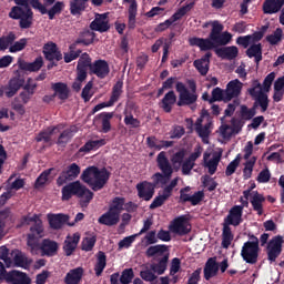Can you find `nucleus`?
I'll use <instances>...</instances> for the list:
<instances>
[{
	"instance_id": "nucleus-28",
	"label": "nucleus",
	"mask_w": 284,
	"mask_h": 284,
	"mask_svg": "<svg viewBox=\"0 0 284 284\" xmlns=\"http://www.w3.org/2000/svg\"><path fill=\"white\" fill-rule=\"evenodd\" d=\"M42 67H43V58L42 57L36 58V61H33V62L18 60V68H20L21 71L39 72L42 69Z\"/></svg>"
},
{
	"instance_id": "nucleus-42",
	"label": "nucleus",
	"mask_w": 284,
	"mask_h": 284,
	"mask_svg": "<svg viewBox=\"0 0 284 284\" xmlns=\"http://www.w3.org/2000/svg\"><path fill=\"white\" fill-rule=\"evenodd\" d=\"M13 264H16L17 267L27 270L32 264V260H30L23 252L16 251V254L13 255Z\"/></svg>"
},
{
	"instance_id": "nucleus-16",
	"label": "nucleus",
	"mask_w": 284,
	"mask_h": 284,
	"mask_svg": "<svg viewBox=\"0 0 284 284\" xmlns=\"http://www.w3.org/2000/svg\"><path fill=\"white\" fill-rule=\"evenodd\" d=\"M170 231L179 236H185L191 233L192 226L185 215H180L172 220Z\"/></svg>"
},
{
	"instance_id": "nucleus-47",
	"label": "nucleus",
	"mask_w": 284,
	"mask_h": 284,
	"mask_svg": "<svg viewBox=\"0 0 284 284\" xmlns=\"http://www.w3.org/2000/svg\"><path fill=\"white\" fill-rule=\"evenodd\" d=\"M106 267V255L103 251L98 252L97 262L94 264L95 276H101Z\"/></svg>"
},
{
	"instance_id": "nucleus-62",
	"label": "nucleus",
	"mask_w": 284,
	"mask_h": 284,
	"mask_svg": "<svg viewBox=\"0 0 284 284\" xmlns=\"http://www.w3.org/2000/svg\"><path fill=\"white\" fill-rule=\"evenodd\" d=\"M186 152L185 150H179L171 156V163L173 166H181L182 163L184 162Z\"/></svg>"
},
{
	"instance_id": "nucleus-40",
	"label": "nucleus",
	"mask_w": 284,
	"mask_h": 284,
	"mask_svg": "<svg viewBox=\"0 0 284 284\" xmlns=\"http://www.w3.org/2000/svg\"><path fill=\"white\" fill-rule=\"evenodd\" d=\"M89 0H69V10L73 17L82 14L87 10V3Z\"/></svg>"
},
{
	"instance_id": "nucleus-19",
	"label": "nucleus",
	"mask_w": 284,
	"mask_h": 284,
	"mask_svg": "<svg viewBox=\"0 0 284 284\" xmlns=\"http://www.w3.org/2000/svg\"><path fill=\"white\" fill-rule=\"evenodd\" d=\"M243 210L244 206L242 205H234L233 207H231L227 216L224 219V224L240 226L243 222Z\"/></svg>"
},
{
	"instance_id": "nucleus-1",
	"label": "nucleus",
	"mask_w": 284,
	"mask_h": 284,
	"mask_svg": "<svg viewBox=\"0 0 284 284\" xmlns=\"http://www.w3.org/2000/svg\"><path fill=\"white\" fill-rule=\"evenodd\" d=\"M43 237V225L42 223H36L29 229V234H27V246L31 248L33 254L38 251L42 253V256L53 257L58 254L59 243L57 241L44 239L42 243L40 240Z\"/></svg>"
},
{
	"instance_id": "nucleus-10",
	"label": "nucleus",
	"mask_w": 284,
	"mask_h": 284,
	"mask_svg": "<svg viewBox=\"0 0 284 284\" xmlns=\"http://www.w3.org/2000/svg\"><path fill=\"white\" fill-rule=\"evenodd\" d=\"M42 54L44 55V60L49 61V64H47V70L49 71L57 68L59 62L63 60L62 52L54 42L44 43V47H42Z\"/></svg>"
},
{
	"instance_id": "nucleus-7",
	"label": "nucleus",
	"mask_w": 284,
	"mask_h": 284,
	"mask_svg": "<svg viewBox=\"0 0 284 284\" xmlns=\"http://www.w3.org/2000/svg\"><path fill=\"white\" fill-rule=\"evenodd\" d=\"M156 166L161 172H155L151 176V185L156 190L160 185L164 186L169 183L173 175V166L170 163L169 158L166 156L165 151H161L156 155Z\"/></svg>"
},
{
	"instance_id": "nucleus-39",
	"label": "nucleus",
	"mask_w": 284,
	"mask_h": 284,
	"mask_svg": "<svg viewBox=\"0 0 284 284\" xmlns=\"http://www.w3.org/2000/svg\"><path fill=\"white\" fill-rule=\"evenodd\" d=\"M233 240H234V234L232 232L230 224L223 223L222 242H221L222 248L229 250L230 246L232 245Z\"/></svg>"
},
{
	"instance_id": "nucleus-9",
	"label": "nucleus",
	"mask_w": 284,
	"mask_h": 284,
	"mask_svg": "<svg viewBox=\"0 0 284 284\" xmlns=\"http://www.w3.org/2000/svg\"><path fill=\"white\" fill-rule=\"evenodd\" d=\"M187 87L190 90L183 82H176L175 84V91L179 93V101L176 102L179 108L193 105L199 100L195 80H187Z\"/></svg>"
},
{
	"instance_id": "nucleus-49",
	"label": "nucleus",
	"mask_w": 284,
	"mask_h": 284,
	"mask_svg": "<svg viewBox=\"0 0 284 284\" xmlns=\"http://www.w3.org/2000/svg\"><path fill=\"white\" fill-rule=\"evenodd\" d=\"M211 126L212 122H207L203 126H195V132L197 133L199 138L202 139L204 144H209V138L212 133Z\"/></svg>"
},
{
	"instance_id": "nucleus-17",
	"label": "nucleus",
	"mask_w": 284,
	"mask_h": 284,
	"mask_svg": "<svg viewBox=\"0 0 284 284\" xmlns=\"http://www.w3.org/2000/svg\"><path fill=\"white\" fill-rule=\"evenodd\" d=\"M81 173V168L77 163H71L67 169L62 170V173H60V176H58V180H55V183L58 186H63L67 181H74L79 178Z\"/></svg>"
},
{
	"instance_id": "nucleus-43",
	"label": "nucleus",
	"mask_w": 284,
	"mask_h": 284,
	"mask_svg": "<svg viewBox=\"0 0 284 284\" xmlns=\"http://www.w3.org/2000/svg\"><path fill=\"white\" fill-rule=\"evenodd\" d=\"M105 145V140H89L81 148L80 153H90L91 151L98 150Z\"/></svg>"
},
{
	"instance_id": "nucleus-13",
	"label": "nucleus",
	"mask_w": 284,
	"mask_h": 284,
	"mask_svg": "<svg viewBox=\"0 0 284 284\" xmlns=\"http://www.w3.org/2000/svg\"><path fill=\"white\" fill-rule=\"evenodd\" d=\"M123 85H124L123 81L118 80L112 87V91H111L109 101L101 102V103L94 105L92 109V114H95L103 109L114 106V104L119 102L121 95L123 94Z\"/></svg>"
},
{
	"instance_id": "nucleus-46",
	"label": "nucleus",
	"mask_w": 284,
	"mask_h": 284,
	"mask_svg": "<svg viewBox=\"0 0 284 284\" xmlns=\"http://www.w3.org/2000/svg\"><path fill=\"white\" fill-rule=\"evenodd\" d=\"M21 89L19 80L11 79L9 80V85L3 87V92L6 93L7 99H12Z\"/></svg>"
},
{
	"instance_id": "nucleus-3",
	"label": "nucleus",
	"mask_w": 284,
	"mask_h": 284,
	"mask_svg": "<svg viewBox=\"0 0 284 284\" xmlns=\"http://www.w3.org/2000/svg\"><path fill=\"white\" fill-rule=\"evenodd\" d=\"M111 178V172L106 168L99 169L95 165L85 168L80 180L87 184L93 192H99L105 187Z\"/></svg>"
},
{
	"instance_id": "nucleus-32",
	"label": "nucleus",
	"mask_w": 284,
	"mask_h": 284,
	"mask_svg": "<svg viewBox=\"0 0 284 284\" xmlns=\"http://www.w3.org/2000/svg\"><path fill=\"white\" fill-rule=\"evenodd\" d=\"M51 90L53 91V95L60 101H67L70 98V89L64 82L51 83Z\"/></svg>"
},
{
	"instance_id": "nucleus-21",
	"label": "nucleus",
	"mask_w": 284,
	"mask_h": 284,
	"mask_svg": "<svg viewBox=\"0 0 284 284\" xmlns=\"http://www.w3.org/2000/svg\"><path fill=\"white\" fill-rule=\"evenodd\" d=\"M243 89V83L239 79H234L226 84L224 90L225 100L231 102L233 99H236L241 95Z\"/></svg>"
},
{
	"instance_id": "nucleus-14",
	"label": "nucleus",
	"mask_w": 284,
	"mask_h": 284,
	"mask_svg": "<svg viewBox=\"0 0 284 284\" xmlns=\"http://www.w3.org/2000/svg\"><path fill=\"white\" fill-rule=\"evenodd\" d=\"M283 244H284L283 235H275L268 241L266 245V254H267V261L270 263H275L276 260L282 255Z\"/></svg>"
},
{
	"instance_id": "nucleus-6",
	"label": "nucleus",
	"mask_w": 284,
	"mask_h": 284,
	"mask_svg": "<svg viewBox=\"0 0 284 284\" xmlns=\"http://www.w3.org/2000/svg\"><path fill=\"white\" fill-rule=\"evenodd\" d=\"M73 196L80 199L82 207H87L93 200L94 193L78 180L62 186V201H70Z\"/></svg>"
},
{
	"instance_id": "nucleus-57",
	"label": "nucleus",
	"mask_w": 284,
	"mask_h": 284,
	"mask_svg": "<svg viewBox=\"0 0 284 284\" xmlns=\"http://www.w3.org/2000/svg\"><path fill=\"white\" fill-rule=\"evenodd\" d=\"M134 271L132 267L130 268H124L122 272H121V275L119 276L120 278V283L121 284H131L132 281L134 280Z\"/></svg>"
},
{
	"instance_id": "nucleus-12",
	"label": "nucleus",
	"mask_w": 284,
	"mask_h": 284,
	"mask_svg": "<svg viewBox=\"0 0 284 284\" xmlns=\"http://www.w3.org/2000/svg\"><path fill=\"white\" fill-rule=\"evenodd\" d=\"M29 3L31 8H33V10H38L40 14H48L49 21H53L57 14H61L65 8V3L63 1H55V4H53L49 10L40 0H29Z\"/></svg>"
},
{
	"instance_id": "nucleus-31",
	"label": "nucleus",
	"mask_w": 284,
	"mask_h": 284,
	"mask_svg": "<svg viewBox=\"0 0 284 284\" xmlns=\"http://www.w3.org/2000/svg\"><path fill=\"white\" fill-rule=\"evenodd\" d=\"M120 222V215L118 212H112L110 209L103 213L99 219L98 223L109 227L118 225Z\"/></svg>"
},
{
	"instance_id": "nucleus-38",
	"label": "nucleus",
	"mask_w": 284,
	"mask_h": 284,
	"mask_svg": "<svg viewBox=\"0 0 284 284\" xmlns=\"http://www.w3.org/2000/svg\"><path fill=\"white\" fill-rule=\"evenodd\" d=\"M252 99H254V104H256V108H261V113L267 112L270 108V98L266 92L258 90L257 94L252 97Z\"/></svg>"
},
{
	"instance_id": "nucleus-35",
	"label": "nucleus",
	"mask_w": 284,
	"mask_h": 284,
	"mask_svg": "<svg viewBox=\"0 0 284 284\" xmlns=\"http://www.w3.org/2000/svg\"><path fill=\"white\" fill-rule=\"evenodd\" d=\"M84 274V270L81 266L69 270L67 276H64V284H80Z\"/></svg>"
},
{
	"instance_id": "nucleus-48",
	"label": "nucleus",
	"mask_w": 284,
	"mask_h": 284,
	"mask_svg": "<svg viewBox=\"0 0 284 284\" xmlns=\"http://www.w3.org/2000/svg\"><path fill=\"white\" fill-rule=\"evenodd\" d=\"M215 102L229 103L225 90L221 89L220 87L214 88L211 92L210 104L212 105Z\"/></svg>"
},
{
	"instance_id": "nucleus-20",
	"label": "nucleus",
	"mask_w": 284,
	"mask_h": 284,
	"mask_svg": "<svg viewBox=\"0 0 284 284\" xmlns=\"http://www.w3.org/2000/svg\"><path fill=\"white\" fill-rule=\"evenodd\" d=\"M70 215L64 213H58V214H49V225H51V229L53 230H61L65 224L69 226H74V223L69 222Z\"/></svg>"
},
{
	"instance_id": "nucleus-56",
	"label": "nucleus",
	"mask_w": 284,
	"mask_h": 284,
	"mask_svg": "<svg viewBox=\"0 0 284 284\" xmlns=\"http://www.w3.org/2000/svg\"><path fill=\"white\" fill-rule=\"evenodd\" d=\"M240 164H241V156H240V154H237L236 158L227 164V166L225 169V176L230 178V176L234 175L236 173Z\"/></svg>"
},
{
	"instance_id": "nucleus-60",
	"label": "nucleus",
	"mask_w": 284,
	"mask_h": 284,
	"mask_svg": "<svg viewBox=\"0 0 284 284\" xmlns=\"http://www.w3.org/2000/svg\"><path fill=\"white\" fill-rule=\"evenodd\" d=\"M57 130V128H53L51 130L48 131H41L40 133H38V136H36V142L41 143H50L51 142V136L54 133V131Z\"/></svg>"
},
{
	"instance_id": "nucleus-54",
	"label": "nucleus",
	"mask_w": 284,
	"mask_h": 284,
	"mask_svg": "<svg viewBox=\"0 0 284 284\" xmlns=\"http://www.w3.org/2000/svg\"><path fill=\"white\" fill-rule=\"evenodd\" d=\"M17 39V36L13 31L9 32L6 37L0 38V50H8L9 45L11 47Z\"/></svg>"
},
{
	"instance_id": "nucleus-44",
	"label": "nucleus",
	"mask_w": 284,
	"mask_h": 284,
	"mask_svg": "<svg viewBox=\"0 0 284 284\" xmlns=\"http://www.w3.org/2000/svg\"><path fill=\"white\" fill-rule=\"evenodd\" d=\"M77 45L75 42L71 43V45H69V52L64 53V63L69 64L75 60H78L79 58L81 59L82 57V50L78 49L77 50Z\"/></svg>"
},
{
	"instance_id": "nucleus-25",
	"label": "nucleus",
	"mask_w": 284,
	"mask_h": 284,
	"mask_svg": "<svg viewBox=\"0 0 284 284\" xmlns=\"http://www.w3.org/2000/svg\"><path fill=\"white\" fill-rule=\"evenodd\" d=\"M106 13L98 14L94 20L90 23V30H93L94 32H108L110 30V24Z\"/></svg>"
},
{
	"instance_id": "nucleus-52",
	"label": "nucleus",
	"mask_w": 284,
	"mask_h": 284,
	"mask_svg": "<svg viewBox=\"0 0 284 284\" xmlns=\"http://www.w3.org/2000/svg\"><path fill=\"white\" fill-rule=\"evenodd\" d=\"M124 205H125V197L115 196L113 197L109 206V210L112 211L113 213H118V215L120 216L122 211L124 210Z\"/></svg>"
},
{
	"instance_id": "nucleus-45",
	"label": "nucleus",
	"mask_w": 284,
	"mask_h": 284,
	"mask_svg": "<svg viewBox=\"0 0 284 284\" xmlns=\"http://www.w3.org/2000/svg\"><path fill=\"white\" fill-rule=\"evenodd\" d=\"M194 6H195V2H190L181 7L169 18V20L171 21V23H175V21H180V19H182V17H185V14L190 12V10H193Z\"/></svg>"
},
{
	"instance_id": "nucleus-24",
	"label": "nucleus",
	"mask_w": 284,
	"mask_h": 284,
	"mask_svg": "<svg viewBox=\"0 0 284 284\" xmlns=\"http://www.w3.org/2000/svg\"><path fill=\"white\" fill-rule=\"evenodd\" d=\"M266 202V197L264 194L260 193L258 191H252L250 203L253 207V211L257 213L258 216L264 214V203Z\"/></svg>"
},
{
	"instance_id": "nucleus-22",
	"label": "nucleus",
	"mask_w": 284,
	"mask_h": 284,
	"mask_svg": "<svg viewBox=\"0 0 284 284\" xmlns=\"http://www.w3.org/2000/svg\"><path fill=\"white\" fill-rule=\"evenodd\" d=\"M212 57V52H206L201 59L193 61V67L201 77H206L209 74Z\"/></svg>"
},
{
	"instance_id": "nucleus-63",
	"label": "nucleus",
	"mask_w": 284,
	"mask_h": 284,
	"mask_svg": "<svg viewBox=\"0 0 284 284\" xmlns=\"http://www.w3.org/2000/svg\"><path fill=\"white\" fill-rule=\"evenodd\" d=\"M95 243H97L95 236L84 237L81 243V250L84 252H91L95 246Z\"/></svg>"
},
{
	"instance_id": "nucleus-64",
	"label": "nucleus",
	"mask_w": 284,
	"mask_h": 284,
	"mask_svg": "<svg viewBox=\"0 0 284 284\" xmlns=\"http://www.w3.org/2000/svg\"><path fill=\"white\" fill-rule=\"evenodd\" d=\"M263 52V45L262 43L252 44L247 48L245 54L248 59H253L254 57L261 54Z\"/></svg>"
},
{
	"instance_id": "nucleus-11",
	"label": "nucleus",
	"mask_w": 284,
	"mask_h": 284,
	"mask_svg": "<svg viewBox=\"0 0 284 284\" xmlns=\"http://www.w3.org/2000/svg\"><path fill=\"white\" fill-rule=\"evenodd\" d=\"M179 176L172 179L170 183L163 187L162 194H159L153 199V201L149 205V210L153 211L162 207L166 203V201L172 197L174 189L179 185Z\"/></svg>"
},
{
	"instance_id": "nucleus-37",
	"label": "nucleus",
	"mask_w": 284,
	"mask_h": 284,
	"mask_svg": "<svg viewBox=\"0 0 284 284\" xmlns=\"http://www.w3.org/2000/svg\"><path fill=\"white\" fill-rule=\"evenodd\" d=\"M114 118L113 112H101L95 115V119L101 120V132L108 134L112 130L111 120Z\"/></svg>"
},
{
	"instance_id": "nucleus-30",
	"label": "nucleus",
	"mask_w": 284,
	"mask_h": 284,
	"mask_svg": "<svg viewBox=\"0 0 284 284\" xmlns=\"http://www.w3.org/2000/svg\"><path fill=\"white\" fill-rule=\"evenodd\" d=\"M80 240L81 236L79 233H73V236H67V240H64V245L62 246V251H64V255H67V257L72 256Z\"/></svg>"
},
{
	"instance_id": "nucleus-8",
	"label": "nucleus",
	"mask_w": 284,
	"mask_h": 284,
	"mask_svg": "<svg viewBox=\"0 0 284 284\" xmlns=\"http://www.w3.org/2000/svg\"><path fill=\"white\" fill-rule=\"evenodd\" d=\"M30 0H13L16 7L9 11V19L20 20V30H29L33 26V11L29 4Z\"/></svg>"
},
{
	"instance_id": "nucleus-58",
	"label": "nucleus",
	"mask_w": 284,
	"mask_h": 284,
	"mask_svg": "<svg viewBox=\"0 0 284 284\" xmlns=\"http://www.w3.org/2000/svg\"><path fill=\"white\" fill-rule=\"evenodd\" d=\"M75 82L73 83L72 88L73 91L80 92L82 89V83L87 81V78H81V65L78 62V65L75 67Z\"/></svg>"
},
{
	"instance_id": "nucleus-4",
	"label": "nucleus",
	"mask_w": 284,
	"mask_h": 284,
	"mask_svg": "<svg viewBox=\"0 0 284 284\" xmlns=\"http://www.w3.org/2000/svg\"><path fill=\"white\" fill-rule=\"evenodd\" d=\"M232 33L225 31L215 36H209L207 38L193 37L189 39V44L196 47L201 52H209V50H220L221 45H227L232 41Z\"/></svg>"
},
{
	"instance_id": "nucleus-36",
	"label": "nucleus",
	"mask_w": 284,
	"mask_h": 284,
	"mask_svg": "<svg viewBox=\"0 0 284 284\" xmlns=\"http://www.w3.org/2000/svg\"><path fill=\"white\" fill-rule=\"evenodd\" d=\"M284 6V0H265L263 2L264 14H277Z\"/></svg>"
},
{
	"instance_id": "nucleus-18",
	"label": "nucleus",
	"mask_w": 284,
	"mask_h": 284,
	"mask_svg": "<svg viewBox=\"0 0 284 284\" xmlns=\"http://www.w3.org/2000/svg\"><path fill=\"white\" fill-rule=\"evenodd\" d=\"M135 190L138 197L144 202H150L155 195L154 185L146 180L136 183Z\"/></svg>"
},
{
	"instance_id": "nucleus-34",
	"label": "nucleus",
	"mask_w": 284,
	"mask_h": 284,
	"mask_svg": "<svg viewBox=\"0 0 284 284\" xmlns=\"http://www.w3.org/2000/svg\"><path fill=\"white\" fill-rule=\"evenodd\" d=\"M176 101L178 97L175 92L171 90L164 94L163 99L161 100L160 108L163 110V112L171 113Z\"/></svg>"
},
{
	"instance_id": "nucleus-5",
	"label": "nucleus",
	"mask_w": 284,
	"mask_h": 284,
	"mask_svg": "<svg viewBox=\"0 0 284 284\" xmlns=\"http://www.w3.org/2000/svg\"><path fill=\"white\" fill-rule=\"evenodd\" d=\"M169 246L166 244L151 245L145 251V256L148 258L153 257V263L150 265L152 272L158 275H163L168 270V264L170 260Z\"/></svg>"
},
{
	"instance_id": "nucleus-59",
	"label": "nucleus",
	"mask_w": 284,
	"mask_h": 284,
	"mask_svg": "<svg viewBox=\"0 0 284 284\" xmlns=\"http://www.w3.org/2000/svg\"><path fill=\"white\" fill-rule=\"evenodd\" d=\"M202 185L203 187H206L209 192H214L217 189L219 183L206 174L202 176Z\"/></svg>"
},
{
	"instance_id": "nucleus-2",
	"label": "nucleus",
	"mask_w": 284,
	"mask_h": 284,
	"mask_svg": "<svg viewBox=\"0 0 284 284\" xmlns=\"http://www.w3.org/2000/svg\"><path fill=\"white\" fill-rule=\"evenodd\" d=\"M78 64L81 67L80 79H88V71L89 75H94L99 80H104L110 74V65L106 60L99 59L92 62V58L87 52L81 53Z\"/></svg>"
},
{
	"instance_id": "nucleus-50",
	"label": "nucleus",
	"mask_w": 284,
	"mask_h": 284,
	"mask_svg": "<svg viewBox=\"0 0 284 284\" xmlns=\"http://www.w3.org/2000/svg\"><path fill=\"white\" fill-rule=\"evenodd\" d=\"M74 136V131L72 129H67L60 133V136H58V146L60 148H65L68 143L73 139Z\"/></svg>"
},
{
	"instance_id": "nucleus-27",
	"label": "nucleus",
	"mask_w": 284,
	"mask_h": 284,
	"mask_svg": "<svg viewBox=\"0 0 284 284\" xmlns=\"http://www.w3.org/2000/svg\"><path fill=\"white\" fill-rule=\"evenodd\" d=\"M7 283L31 284V278L28 276L27 273L13 270V271H9V274H7Z\"/></svg>"
},
{
	"instance_id": "nucleus-53",
	"label": "nucleus",
	"mask_w": 284,
	"mask_h": 284,
	"mask_svg": "<svg viewBox=\"0 0 284 284\" xmlns=\"http://www.w3.org/2000/svg\"><path fill=\"white\" fill-rule=\"evenodd\" d=\"M283 32L284 31L282 28H276L272 34L266 36L265 40L271 45H277L283 39Z\"/></svg>"
},
{
	"instance_id": "nucleus-61",
	"label": "nucleus",
	"mask_w": 284,
	"mask_h": 284,
	"mask_svg": "<svg viewBox=\"0 0 284 284\" xmlns=\"http://www.w3.org/2000/svg\"><path fill=\"white\" fill-rule=\"evenodd\" d=\"M275 79H276V73L275 72H271L265 77V79L263 81V84H262L263 92H265V93L271 92V89H272V85H273Z\"/></svg>"
},
{
	"instance_id": "nucleus-26",
	"label": "nucleus",
	"mask_w": 284,
	"mask_h": 284,
	"mask_svg": "<svg viewBox=\"0 0 284 284\" xmlns=\"http://www.w3.org/2000/svg\"><path fill=\"white\" fill-rule=\"evenodd\" d=\"M219 271L220 265L216 257H209L203 268L204 280L211 281L213 277L217 276Z\"/></svg>"
},
{
	"instance_id": "nucleus-55",
	"label": "nucleus",
	"mask_w": 284,
	"mask_h": 284,
	"mask_svg": "<svg viewBox=\"0 0 284 284\" xmlns=\"http://www.w3.org/2000/svg\"><path fill=\"white\" fill-rule=\"evenodd\" d=\"M28 38H22L16 42H13L12 45L9 47V53H19L22 52V50H26L27 45H28Z\"/></svg>"
},
{
	"instance_id": "nucleus-41",
	"label": "nucleus",
	"mask_w": 284,
	"mask_h": 284,
	"mask_svg": "<svg viewBox=\"0 0 284 284\" xmlns=\"http://www.w3.org/2000/svg\"><path fill=\"white\" fill-rule=\"evenodd\" d=\"M95 39V33L90 29H84L80 32V37L75 40V44L91 45Z\"/></svg>"
},
{
	"instance_id": "nucleus-23",
	"label": "nucleus",
	"mask_w": 284,
	"mask_h": 284,
	"mask_svg": "<svg viewBox=\"0 0 284 284\" xmlns=\"http://www.w3.org/2000/svg\"><path fill=\"white\" fill-rule=\"evenodd\" d=\"M145 144L150 150L162 151V150L173 148L174 142L166 141V140H159L155 135H151L145 139Z\"/></svg>"
},
{
	"instance_id": "nucleus-15",
	"label": "nucleus",
	"mask_w": 284,
	"mask_h": 284,
	"mask_svg": "<svg viewBox=\"0 0 284 284\" xmlns=\"http://www.w3.org/2000/svg\"><path fill=\"white\" fill-rule=\"evenodd\" d=\"M260 251V244L246 241L241 248V257L245 263L255 265L258 262Z\"/></svg>"
},
{
	"instance_id": "nucleus-33",
	"label": "nucleus",
	"mask_w": 284,
	"mask_h": 284,
	"mask_svg": "<svg viewBox=\"0 0 284 284\" xmlns=\"http://www.w3.org/2000/svg\"><path fill=\"white\" fill-rule=\"evenodd\" d=\"M123 3H129L128 8V28L130 30H134L135 22H136V16H138V1L136 0H123Z\"/></svg>"
},
{
	"instance_id": "nucleus-51",
	"label": "nucleus",
	"mask_w": 284,
	"mask_h": 284,
	"mask_svg": "<svg viewBox=\"0 0 284 284\" xmlns=\"http://www.w3.org/2000/svg\"><path fill=\"white\" fill-rule=\"evenodd\" d=\"M257 104L254 103L253 106L250 109L247 105H241V118L244 121L253 120L257 114Z\"/></svg>"
},
{
	"instance_id": "nucleus-29",
	"label": "nucleus",
	"mask_w": 284,
	"mask_h": 284,
	"mask_svg": "<svg viewBox=\"0 0 284 284\" xmlns=\"http://www.w3.org/2000/svg\"><path fill=\"white\" fill-rule=\"evenodd\" d=\"M215 54L222 60L232 61L239 57V48L235 45L222 47L220 49H215Z\"/></svg>"
}]
</instances>
